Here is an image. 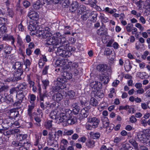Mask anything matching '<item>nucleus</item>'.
Masks as SVG:
<instances>
[{
  "label": "nucleus",
  "mask_w": 150,
  "mask_h": 150,
  "mask_svg": "<svg viewBox=\"0 0 150 150\" xmlns=\"http://www.w3.org/2000/svg\"><path fill=\"white\" fill-rule=\"evenodd\" d=\"M28 16L31 20L30 21L28 29L30 31H35L38 30L39 16L38 13L34 11H29Z\"/></svg>",
  "instance_id": "f257e3e1"
},
{
  "label": "nucleus",
  "mask_w": 150,
  "mask_h": 150,
  "mask_svg": "<svg viewBox=\"0 0 150 150\" xmlns=\"http://www.w3.org/2000/svg\"><path fill=\"white\" fill-rule=\"evenodd\" d=\"M23 73V69H18L15 70L13 76L5 79L6 76L3 74H0V80L6 83V82H14L21 79V76Z\"/></svg>",
  "instance_id": "f03ea898"
},
{
  "label": "nucleus",
  "mask_w": 150,
  "mask_h": 150,
  "mask_svg": "<svg viewBox=\"0 0 150 150\" xmlns=\"http://www.w3.org/2000/svg\"><path fill=\"white\" fill-rule=\"evenodd\" d=\"M69 43L68 42V46L65 45H62V47L60 51L59 52V54L60 56H70L72 55L75 56L73 54L75 50V48L74 47L71 46H69Z\"/></svg>",
  "instance_id": "7ed1b4c3"
},
{
  "label": "nucleus",
  "mask_w": 150,
  "mask_h": 150,
  "mask_svg": "<svg viewBox=\"0 0 150 150\" xmlns=\"http://www.w3.org/2000/svg\"><path fill=\"white\" fill-rule=\"evenodd\" d=\"M46 44L48 45H51L50 47H52L54 49L57 48L59 54V52L60 51V49L61 50L62 48V45H60V41L55 37L53 36L50 38L46 42Z\"/></svg>",
  "instance_id": "20e7f679"
},
{
  "label": "nucleus",
  "mask_w": 150,
  "mask_h": 150,
  "mask_svg": "<svg viewBox=\"0 0 150 150\" xmlns=\"http://www.w3.org/2000/svg\"><path fill=\"white\" fill-rule=\"evenodd\" d=\"M66 67L64 69L63 74L62 77L59 79L60 81L63 83L66 84L67 80L71 79L72 76V73L67 71Z\"/></svg>",
  "instance_id": "39448f33"
},
{
  "label": "nucleus",
  "mask_w": 150,
  "mask_h": 150,
  "mask_svg": "<svg viewBox=\"0 0 150 150\" xmlns=\"http://www.w3.org/2000/svg\"><path fill=\"white\" fill-rule=\"evenodd\" d=\"M71 112V110L69 109H65L64 111L62 112L60 114L58 122L60 123L64 122L67 120V118L71 116L70 114Z\"/></svg>",
  "instance_id": "423d86ee"
},
{
  "label": "nucleus",
  "mask_w": 150,
  "mask_h": 150,
  "mask_svg": "<svg viewBox=\"0 0 150 150\" xmlns=\"http://www.w3.org/2000/svg\"><path fill=\"white\" fill-rule=\"evenodd\" d=\"M68 63V65L67 66L66 65V67L67 69L70 68V69L71 71L72 72L73 74L76 76H77L79 72L78 70V62H74L71 64H69V62Z\"/></svg>",
  "instance_id": "0eeeda50"
},
{
  "label": "nucleus",
  "mask_w": 150,
  "mask_h": 150,
  "mask_svg": "<svg viewBox=\"0 0 150 150\" xmlns=\"http://www.w3.org/2000/svg\"><path fill=\"white\" fill-rule=\"evenodd\" d=\"M66 84H64L60 80L58 79V81L52 87V91L55 92L59 90L60 89H63L66 87Z\"/></svg>",
  "instance_id": "6e6552de"
},
{
  "label": "nucleus",
  "mask_w": 150,
  "mask_h": 150,
  "mask_svg": "<svg viewBox=\"0 0 150 150\" xmlns=\"http://www.w3.org/2000/svg\"><path fill=\"white\" fill-rule=\"evenodd\" d=\"M53 37L57 38V39L60 41V45H65L68 46V41L66 40L65 37L61 35V33L59 32H57L55 35Z\"/></svg>",
  "instance_id": "1a4fd4ad"
},
{
  "label": "nucleus",
  "mask_w": 150,
  "mask_h": 150,
  "mask_svg": "<svg viewBox=\"0 0 150 150\" xmlns=\"http://www.w3.org/2000/svg\"><path fill=\"white\" fill-rule=\"evenodd\" d=\"M64 93L67 94L66 92L64 91H61L60 93L59 92L55 93L52 96V99L54 101L59 103L63 99L64 97L63 94Z\"/></svg>",
  "instance_id": "9d476101"
},
{
  "label": "nucleus",
  "mask_w": 150,
  "mask_h": 150,
  "mask_svg": "<svg viewBox=\"0 0 150 150\" xmlns=\"http://www.w3.org/2000/svg\"><path fill=\"white\" fill-rule=\"evenodd\" d=\"M99 78L100 79V81H95V84H94L92 88H93L94 91H99L101 90L102 87V81H103V76H99Z\"/></svg>",
  "instance_id": "9b49d317"
},
{
  "label": "nucleus",
  "mask_w": 150,
  "mask_h": 150,
  "mask_svg": "<svg viewBox=\"0 0 150 150\" xmlns=\"http://www.w3.org/2000/svg\"><path fill=\"white\" fill-rule=\"evenodd\" d=\"M18 139L19 141L21 142L22 144L28 145L30 144V142L27 134H19Z\"/></svg>",
  "instance_id": "f8f14e48"
},
{
  "label": "nucleus",
  "mask_w": 150,
  "mask_h": 150,
  "mask_svg": "<svg viewBox=\"0 0 150 150\" xmlns=\"http://www.w3.org/2000/svg\"><path fill=\"white\" fill-rule=\"evenodd\" d=\"M87 119L88 122L92 125L93 128H95L98 127L100 122L99 119L96 117H89Z\"/></svg>",
  "instance_id": "ddd939ff"
},
{
  "label": "nucleus",
  "mask_w": 150,
  "mask_h": 150,
  "mask_svg": "<svg viewBox=\"0 0 150 150\" xmlns=\"http://www.w3.org/2000/svg\"><path fill=\"white\" fill-rule=\"evenodd\" d=\"M8 117L11 120L15 119V118L19 116V112L15 109H11L9 111Z\"/></svg>",
  "instance_id": "4468645a"
},
{
  "label": "nucleus",
  "mask_w": 150,
  "mask_h": 150,
  "mask_svg": "<svg viewBox=\"0 0 150 150\" xmlns=\"http://www.w3.org/2000/svg\"><path fill=\"white\" fill-rule=\"evenodd\" d=\"M64 57V58H60V57H59L58 59H57L55 63L57 64V66H64V65H67V60L66 59L67 57ZM66 67L64 66L65 68Z\"/></svg>",
  "instance_id": "2eb2a0df"
},
{
  "label": "nucleus",
  "mask_w": 150,
  "mask_h": 150,
  "mask_svg": "<svg viewBox=\"0 0 150 150\" xmlns=\"http://www.w3.org/2000/svg\"><path fill=\"white\" fill-rule=\"evenodd\" d=\"M79 6V3L77 1H73L70 4L69 11L72 13H74L77 9Z\"/></svg>",
  "instance_id": "dca6fc26"
},
{
  "label": "nucleus",
  "mask_w": 150,
  "mask_h": 150,
  "mask_svg": "<svg viewBox=\"0 0 150 150\" xmlns=\"http://www.w3.org/2000/svg\"><path fill=\"white\" fill-rule=\"evenodd\" d=\"M91 108L90 106L86 105L81 110L80 114L83 117L86 118L88 117L89 114V110Z\"/></svg>",
  "instance_id": "f3484780"
},
{
  "label": "nucleus",
  "mask_w": 150,
  "mask_h": 150,
  "mask_svg": "<svg viewBox=\"0 0 150 150\" xmlns=\"http://www.w3.org/2000/svg\"><path fill=\"white\" fill-rule=\"evenodd\" d=\"M28 92L27 91H18L16 95L17 99L23 101L24 98L27 95Z\"/></svg>",
  "instance_id": "a211bd4d"
},
{
  "label": "nucleus",
  "mask_w": 150,
  "mask_h": 150,
  "mask_svg": "<svg viewBox=\"0 0 150 150\" xmlns=\"http://www.w3.org/2000/svg\"><path fill=\"white\" fill-rule=\"evenodd\" d=\"M114 125L112 124H109V122H106L104 125V129L107 133L110 132L113 129Z\"/></svg>",
  "instance_id": "6ab92c4d"
},
{
  "label": "nucleus",
  "mask_w": 150,
  "mask_h": 150,
  "mask_svg": "<svg viewBox=\"0 0 150 150\" xmlns=\"http://www.w3.org/2000/svg\"><path fill=\"white\" fill-rule=\"evenodd\" d=\"M37 86L38 87V93L39 95L40 99V101H43L44 97H45V94L42 93V88L40 81L37 82Z\"/></svg>",
  "instance_id": "aec40b11"
},
{
  "label": "nucleus",
  "mask_w": 150,
  "mask_h": 150,
  "mask_svg": "<svg viewBox=\"0 0 150 150\" xmlns=\"http://www.w3.org/2000/svg\"><path fill=\"white\" fill-rule=\"evenodd\" d=\"M77 121V119L76 117L74 116H70L67 118V120L64 122H66L68 125H73Z\"/></svg>",
  "instance_id": "412c9836"
},
{
  "label": "nucleus",
  "mask_w": 150,
  "mask_h": 150,
  "mask_svg": "<svg viewBox=\"0 0 150 150\" xmlns=\"http://www.w3.org/2000/svg\"><path fill=\"white\" fill-rule=\"evenodd\" d=\"M3 40L6 41H11V44L12 45H14L15 47V46L14 45L15 42V38L12 35H4L2 38Z\"/></svg>",
  "instance_id": "4be33fe9"
},
{
  "label": "nucleus",
  "mask_w": 150,
  "mask_h": 150,
  "mask_svg": "<svg viewBox=\"0 0 150 150\" xmlns=\"http://www.w3.org/2000/svg\"><path fill=\"white\" fill-rule=\"evenodd\" d=\"M3 44L4 47L2 50L4 52V54L6 55L10 54L11 51L13 50V48L8 45Z\"/></svg>",
  "instance_id": "5701e85b"
},
{
  "label": "nucleus",
  "mask_w": 150,
  "mask_h": 150,
  "mask_svg": "<svg viewBox=\"0 0 150 150\" xmlns=\"http://www.w3.org/2000/svg\"><path fill=\"white\" fill-rule=\"evenodd\" d=\"M41 87L43 90H46L49 86L50 81L48 79H42Z\"/></svg>",
  "instance_id": "b1692460"
},
{
  "label": "nucleus",
  "mask_w": 150,
  "mask_h": 150,
  "mask_svg": "<svg viewBox=\"0 0 150 150\" xmlns=\"http://www.w3.org/2000/svg\"><path fill=\"white\" fill-rule=\"evenodd\" d=\"M27 87L26 83L24 82L18 84L16 86V88H17L18 91H25V90L27 88ZM25 91L27 90H25Z\"/></svg>",
  "instance_id": "393cba45"
},
{
  "label": "nucleus",
  "mask_w": 150,
  "mask_h": 150,
  "mask_svg": "<svg viewBox=\"0 0 150 150\" xmlns=\"http://www.w3.org/2000/svg\"><path fill=\"white\" fill-rule=\"evenodd\" d=\"M48 139L50 142H48L49 145L50 146H52L54 144V141L55 140L56 138V134H52V133H50L48 134Z\"/></svg>",
  "instance_id": "a878e982"
},
{
  "label": "nucleus",
  "mask_w": 150,
  "mask_h": 150,
  "mask_svg": "<svg viewBox=\"0 0 150 150\" xmlns=\"http://www.w3.org/2000/svg\"><path fill=\"white\" fill-rule=\"evenodd\" d=\"M23 63L22 62H16L12 64V68L14 70L15 69H22L23 68Z\"/></svg>",
  "instance_id": "bb28decb"
},
{
  "label": "nucleus",
  "mask_w": 150,
  "mask_h": 150,
  "mask_svg": "<svg viewBox=\"0 0 150 150\" xmlns=\"http://www.w3.org/2000/svg\"><path fill=\"white\" fill-rule=\"evenodd\" d=\"M42 6V0H38L35 3H34L33 6L35 10L39 9Z\"/></svg>",
  "instance_id": "cd10ccee"
},
{
  "label": "nucleus",
  "mask_w": 150,
  "mask_h": 150,
  "mask_svg": "<svg viewBox=\"0 0 150 150\" xmlns=\"http://www.w3.org/2000/svg\"><path fill=\"white\" fill-rule=\"evenodd\" d=\"M1 129L3 130L2 131L3 135H4V136H6L8 138H9L10 135L12 134L11 129H8L6 127H5L4 129Z\"/></svg>",
  "instance_id": "c85d7f7f"
},
{
  "label": "nucleus",
  "mask_w": 150,
  "mask_h": 150,
  "mask_svg": "<svg viewBox=\"0 0 150 150\" xmlns=\"http://www.w3.org/2000/svg\"><path fill=\"white\" fill-rule=\"evenodd\" d=\"M52 34L49 31L45 30L44 31L42 34V37L43 38L46 39L47 41L50 39V37L52 36Z\"/></svg>",
  "instance_id": "c756f323"
},
{
  "label": "nucleus",
  "mask_w": 150,
  "mask_h": 150,
  "mask_svg": "<svg viewBox=\"0 0 150 150\" xmlns=\"http://www.w3.org/2000/svg\"><path fill=\"white\" fill-rule=\"evenodd\" d=\"M35 103H31L30 105H28V108L27 110V113L28 115L30 117H32V110L34 108Z\"/></svg>",
  "instance_id": "7c9ffc66"
},
{
  "label": "nucleus",
  "mask_w": 150,
  "mask_h": 150,
  "mask_svg": "<svg viewBox=\"0 0 150 150\" xmlns=\"http://www.w3.org/2000/svg\"><path fill=\"white\" fill-rule=\"evenodd\" d=\"M35 139L34 143V145L35 146H37L40 143V142L41 140L42 134H35Z\"/></svg>",
  "instance_id": "2f4dec72"
},
{
  "label": "nucleus",
  "mask_w": 150,
  "mask_h": 150,
  "mask_svg": "<svg viewBox=\"0 0 150 150\" xmlns=\"http://www.w3.org/2000/svg\"><path fill=\"white\" fill-rule=\"evenodd\" d=\"M50 116L52 119H56L57 121H58V122L59 121V117H58L57 113L56 111H52L50 114Z\"/></svg>",
  "instance_id": "473e14b6"
},
{
  "label": "nucleus",
  "mask_w": 150,
  "mask_h": 150,
  "mask_svg": "<svg viewBox=\"0 0 150 150\" xmlns=\"http://www.w3.org/2000/svg\"><path fill=\"white\" fill-rule=\"evenodd\" d=\"M97 16L98 14L96 12H92L90 17L91 21L93 23H95L96 22L97 20Z\"/></svg>",
  "instance_id": "72a5a7b5"
},
{
  "label": "nucleus",
  "mask_w": 150,
  "mask_h": 150,
  "mask_svg": "<svg viewBox=\"0 0 150 150\" xmlns=\"http://www.w3.org/2000/svg\"><path fill=\"white\" fill-rule=\"evenodd\" d=\"M101 23L102 25L100 28L97 30V32L98 35H99L101 37V41L103 43V22L102 20L101 21Z\"/></svg>",
  "instance_id": "f704fd0d"
},
{
  "label": "nucleus",
  "mask_w": 150,
  "mask_h": 150,
  "mask_svg": "<svg viewBox=\"0 0 150 150\" xmlns=\"http://www.w3.org/2000/svg\"><path fill=\"white\" fill-rule=\"evenodd\" d=\"M33 117L34 119L36 122L39 123L41 122V118L42 117V116L40 115H38L35 112H33Z\"/></svg>",
  "instance_id": "c9c22d12"
},
{
  "label": "nucleus",
  "mask_w": 150,
  "mask_h": 150,
  "mask_svg": "<svg viewBox=\"0 0 150 150\" xmlns=\"http://www.w3.org/2000/svg\"><path fill=\"white\" fill-rule=\"evenodd\" d=\"M70 0H60V3L64 8H68L70 4Z\"/></svg>",
  "instance_id": "e433bc0d"
},
{
  "label": "nucleus",
  "mask_w": 150,
  "mask_h": 150,
  "mask_svg": "<svg viewBox=\"0 0 150 150\" xmlns=\"http://www.w3.org/2000/svg\"><path fill=\"white\" fill-rule=\"evenodd\" d=\"M23 62V64L25 66V70L26 71H28L29 69L30 66L31 64L30 61L29 59H26Z\"/></svg>",
  "instance_id": "4c0bfd02"
},
{
  "label": "nucleus",
  "mask_w": 150,
  "mask_h": 150,
  "mask_svg": "<svg viewBox=\"0 0 150 150\" xmlns=\"http://www.w3.org/2000/svg\"><path fill=\"white\" fill-rule=\"evenodd\" d=\"M94 96L96 98V96L100 98H103V91L101 90L99 91H94Z\"/></svg>",
  "instance_id": "58836bf2"
},
{
  "label": "nucleus",
  "mask_w": 150,
  "mask_h": 150,
  "mask_svg": "<svg viewBox=\"0 0 150 150\" xmlns=\"http://www.w3.org/2000/svg\"><path fill=\"white\" fill-rule=\"evenodd\" d=\"M90 105L92 106H96L98 105V101L94 98L92 97L90 101Z\"/></svg>",
  "instance_id": "ea45409f"
},
{
  "label": "nucleus",
  "mask_w": 150,
  "mask_h": 150,
  "mask_svg": "<svg viewBox=\"0 0 150 150\" xmlns=\"http://www.w3.org/2000/svg\"><path fill=\"white\" fill-rule=\"evenodd\" d=\"M130 145L127 143L122 144L121 146V147L120 148V150H128Z\"/></svg>",
  "instance_id": "a19ab883"
},
{
  "label": "nucleus",
  "mask_w": 150,
  "mask_h": 150,
  "mask_svg": "<svg viewBox=\"0 0 150 150\" xmlns=\"http://www.w3.org/2000/svg\"><path fill=\"white\" fill-rule=\"evenodd\" d=\"M80 110L79 107L76 104V103H75V105L73 107L72 111V112L74 115H77L78 114Z\"/></svg>",
  "instance_id": "79ce46f5"
},
{
  "label": "nucleus",
  "mask_w": 150,
  "mask_h": 150,
  "mask_svg": "<svg viewBox=\"0 0 150 150\" xmlns=\"http://www.w3.org/2000/svg\"><path fill=\"white\" fill-rule=\"evenodd\" d=\"M7 31V28L5 24L0 27V35L6 33Z\"/></svg>",
  "instance_id": "37998d69"
},
{
  "label": "nucleus",
  "mask_w": 150,
  "mask_h": 150,
  "mask_svg": "<svg viewBox=\"0 0 150 150\" xmlns=\"http://www.w3.org/2000/svg\"><path fill=\"white\" fill-rule=\"evenodd\" d=\"M52 120H48L45 124V126L46 129H50L52 127Z\"/></svg>",
  "instance_id": "c03bdc74"
},
{
  "label": "nucleus",
  "mask_w": 150,
  "mask_h": 150,
  "mask_svg": "<svg viewBox=\"0 0 150 150\" xmlns=\"http://www.w3.org/2000/svg\"><path fill=\"white\" fill-rule=\"evenodd\" d=\"M67 94L70 99H73L74 98L75 95V93L73 91L70 90L68 91Z\"/></svg>",
  "instance_id": "a18cd8bd"
},
{
  "label": "nucleus",
  "mask_w": 150,
  "mask_h": 150,
  "mask_svg": "<svg viewBox=\"0 0 150 150\" xmlns=\"http://www.w3.org/2000/svg\"><path fill=\"white\" fill-rule=\"evenodd\" d=\"M95 142L92 139H90L87 143V145L88 148H91L94 147Z\"/></svg>",
  "instance_id": "49530a36"
},
{
  "label": "nucleus",
  "mask_w": 150,
  "mask_h": 150,
  "mask_svg": "<svg viewBox=\"0 0 150 150\" xmlns=\"http://www.w3.org/2000/svg\"><path fill=\"white\" fill-rule=\"evenodd\" d=\"M23 8L20 5V4L17 3L16 5V10L18 12H19L21 14H22L23 12Z\"/></svg>",
  "instance_id": "de8ad7c7"
},
{
  "label": "nucleus",
  "mask_w": 150,
  "mask_h": 150,
  "mask_svg": "<svg viewBox=\"0 0 150 150\" xmlns=\"http://www.w3.org/2000/svg\"><path fill=\"white\" fill-rule=\"evenodd\" d=\"M17 46H18L19 48H21L23 45V43L22 39L18 37L17 38Z\"/></svg>",
  "instance_id": "09e8293b"
},
{
  "label": "nucleus",
  "mask_w": 150,
  "mask_h": 150,
  "mask_svg": "<svg viewBox=\"0 0 150 150\" xmlns=\"http://www.w3.org/2000/svg\"><path fill=\"white\" fill-rule=\"evenodd\" d=\"M12 144L13 146H20L22 145H23L22 143L20 142V141H13L12 142Z\"/></svg>",
  "instance_id": "8fccbe9b"
},
{
  "label": "nucleus",
  "mask_w": 150,
  "mask_h": 150,
  "mask_svg": "<svg viewBox=\"0 0 150 150\" xmlns=\"http://www.w3.org/2000/svg\"><path fill=\"white\" fill-rule=\"evenodd\" d=\"M30 103H35L34 101L36 99V96L34 94H30Z\"/></svg>",
  "instance_id": "3c124183"
},
{
  "label": "nucleus",
  "mask_w": 150,
  "mask_h": 150,
  "mask_svg": "<svg viewBox=\"0 0 150 150\" xmlns=\"http://www.w3.org/2000/svg\"><path fill=\"white\" fill-rule=\"evenodd\" d=\"M49 68V65H46L45 67L42 71V75H46L48 74V70Z\"/></svg>",
  "instance_id": "603ef678"
},
{
  "label": "nucleus",
  "mask_w": 150,
  "mask_h": 150,
  "mask_svg": "<svg viewBox=\"0 0 150 150\" xmlns=\"http://www.w3.org/2000/svg\"><path fill=\"white\" fill-rule=\"evenodd\" d=\"M96 69L99 72H101L102 75H103V64H99L97 65L96 67Z\"/></svg>",
  "instance_id": "864d4df0"
},
{
  "label": "nucleus",
  "mask_w": 150,
  "mask_h": 150,
  "mask_svg": "<svg viewBox=\"0 0 150 150\" xmlns=\"http://www.w3.org/2000/svg\"><path fill=\"white\" fill-rule=\"evenodd\" d=\"M18 91L17 88L16 87L12 88L10 89L9 92L10 94H13L16 93H16Z\"/></svg>",
  "instance_id": "5fc2aeb1"
},
{
  "label": "nucleus",
  "mask_w": 150,
  "mask_h": 150,
  "mask_svg": "<svg viewBox=\"0 0 150 150\" xmlns=\"http://www.w3.org/2000/svg\"><path fill=\"white\" fill-rule=\"evenodd\" d=\"M4 86H2L0 88V91L1 93L3 91H6L9 88L8 85H5L4 83H3Z\"/></svg>",
  "instance_id": "6e6d98bb"
},
{
  "label": "nucleus",
  "mask_w": 150,
  "mask_h": 150,
  "mask_svg": "<svg viewBox=\"0 0 150 150\" xmlns=\"http://www.w3.org/2000/svg\"><path fill=\"white\" fill-rule=\"evenodd\" d=\"M106 73L105 72L104 74V83L107 84L109 81V74L106 75Z\"/></svg>",
  "instance_id": "4d7b16f0"
},
{
  "label": "nucleus",
  "mask_w": 150,
  "mask_h": 150,
  "mask_svg": "<svg viewBox=\"0 0 150 150\" xmlns=\"http://www.w3.org/2000/svg\"><path fill=\"white\" fill-rule=\"evenodd\" d=\"M144 46V45L139 42H137L135 44V48L137 50H138Z\"/></svg>",
  "instance_id": "13d9d810"
},
{
  "label": "nucleus",
  "mask_w": 150,
  "mask_h": 150,
  "mask_svg": "<svg viewBox=\"0 0 150 150\" xmlns=\"http://www.w3.org/2000/svg\"><path fill=\"white\" fill-rule=\"evenodd\" d=\"M129 142L132 144L135 148H138L137 144L135 141L133 139H131L129 140Z\"/></svg>",
  "instance_id": "bf43d9fd"
},
{
  "label": "nucleus",
  "mask_w": 150,
  "mask_h": 150,
  "mask_svg": "<svg viewBox=\"0 0 150 150\" xmlns=\"http://www.w3.org/2000/svg\"><path fill=\"white\" fill-rule=\"evenodd\" d=\"M7 21L6 18L0 17V25H5Z\"/></svg>",
  "instance_id": "052dcab7"
},
{
  "label": "nucleus",
  "mask_w": 150,
  "mask_h": 150,
  "mask_svg": "<svg viewBox=\"0 0 150 150\" xmlns=\"http://www.w3.org/2000/svg\"><path fill=\"white\" fill-rule=\"evenodd\" d=\"M23 4L25 8H27L30 6V3L29 1L24 0L23 2Z\"/></svg>",
  "instance_id": "680f3d73"
},
{
  "label": "nucleus",
  "mask_w": 150,
  "mask_h": 150,
  "mask_svg": "<svg viewBox=\"0 0 150 150\" xmlns=\"http://www.w3.org/2000/svg\"><path fill=\"white\" fill-rule=\"evenodd\" d=\"M135 26L141 31H143L144 30V27L140 24L138 23H137L136 24Z\"/></svg>",
  "instance_id": "e2e57ef3"
},
{
  "label": "nucleus",
  "mask_w": 150,
  "mask_h": 150,
  "mask_svg": "<svg viewBox=\"0 0 150 150\" xmlns=\"http://www.w3.org/2000/svg\"><path fill=\"white\" fill-rule=\"evenodd\" d=\"M45 62L42 61V59L39 60L38 63L39 67L40 68L42 69L44 65Z\"/></svg>",
  "instance_id": "0e129e2a"
},
{
  "label": "nucleus",
  "mask_w": 150,
  "mask_h": 150,
  "mask_svg": "<svg viewBox=\"0 0 150 150\" xmlns=\"http://www.w3.org/2000/svg\"><path fill=\"white\" fill-rule=\"evenodd\" d=\"M20 130L18 129H11V132H12V135H15L16 134H17L18 133L20 132Z\"/></svg>",
  "instance_id": "69168bd1"
},
{
  "label": "nucleus",
  "mask_w": 150,
  "mask_h": 150,
  "mask_svg": "<svg viewBox=\"0 0 150 150\" xmlns=\"http://www.w3.org/2000/svg\"><path fill=\"white\" fill-rule=\"evenodd\" d=\"M20 121V120L18 119L17 120L13 122V123L11 122V124L13 126H19L20 124L19 122V121Z\"/></svg>",
  "instance_id": "338daca9"
},
{
  "label": "nucleus",
  "mask_w": 150,
  "mask_h": 150,
  "mask_svg": "<svg viewBox=\"0 0 150 150\" xmlns=\"http://www.w3.org/2000/svg\"><path fill=\"white\" fill-rule=\"evenodd\" d=\"M100 136V134L98 132H96L94 133L93 136L92 137L93 139H97L99 138Z\"/></svg>",
  "instance_id": "774afa93"
}]
</instances>
